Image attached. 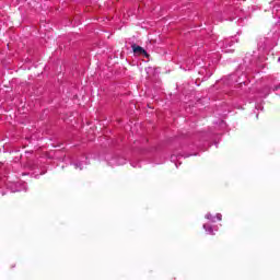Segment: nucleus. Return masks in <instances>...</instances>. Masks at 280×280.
<instances>
[{
	"instance_id": "1",
	"label": "nucleus",
	"mask_w": 280,
	"mask_h": 280,
	"mask_svg": "<svg viewBox=\"0 0 280 280\" xmlns=\"http://www.w3.org/2000/svg\"><path fill=\"white\" fill-rule=\"evenodd\" d=\"M131 49L135 54V56H144L145 58H150V55L148 54V51H145V49H143V47L133 44L131 45Z\"/></svg>"
},
{
	"instance_id": "2",
	"label": "nucleus",
	"mask_w": 280,
	"mask_h": 280,
	"mask_svg": "<svg viewBox=\"0 0 280 280\" xmlns=\"http://www.w3.org/2000/svg\"><path fill=\"white\" fill-rule=\"evenodd\" d=\"M203 229L210 234V235H215V233H213V228L209 226V225H203Z\"/></svg>"
},
{
	"instance_id": "3",
	"label": "nucleus",
	"mask_w": 280,
	"mask_h": 280,
	"mask_svg": "<svg viewBox=\"0 0 280 280\" xmlns=\"http://www.w3.org/2000/svg\"><path fill=\"white\" fill-rule=\"evenodd\" d=\"M217 219H218L219 221H222V214H217Z\"/></svg>"
}]
</instances>
